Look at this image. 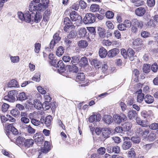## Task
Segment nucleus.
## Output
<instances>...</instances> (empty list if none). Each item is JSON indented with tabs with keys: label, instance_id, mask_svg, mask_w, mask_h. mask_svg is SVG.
I'll use <instances>...</instances> for the list:
<instances>
[{
	"label": "nucleus",
	"instance_id": "nucleus-42",
	"mask_svg": "<svg viewBox=\"0 0 158 158\" xmlns=\"http://www.w3.org/2000/svg\"><path fill=\"white\" fill-rule=\"evenodd\" d=\"M44 138V136H43L42 134H41L39 136L35 138L34 141L37 144H40L43 141Z\"/></svg>",
	"mask_w": 158,
	"mask_h": 158
},
{
	"label": "nucleus",
	"instance_id": "nucleus-4",
	"mask_svg": "<svg viewBox=\"0 0 158 158\" xmlns=\"http://www.w3.org/2000/svg\"><path fill=\"white\" fill-rule=\"evenodd\" d=\"M113 117L114 123L118 124H119L127 120L126 116L123 114H114L113 115Z\"/></svg>",
	"mask_w": 158,
	"mask_h": 158
},
{
	"label": "nucleus",
	"instance_id": "nucleus-10",
	"mask_svg": "<svg viewBox=\"0 0 158 158\" xmlns=\"http://www.w3.org/2000/svg\"><path fill=\"white\" fill-rule=\"evenodd\" d=\"M15 90H11L8 92V95L4 97V98L5 100L10 102H14L15 100Z\"/></svg>",
	"mask_w": 158,
	"mask_h": 158
},
{
	"label": "nucleus",
	"instance_id": "nucleus-6",
	"mask_svg": "<svg viewBox=\"0 0 158 158\" xmlns=\"http://www.w3.org/2000/svg\"><path fill=\"white\" fill-rule=\"evenodd\" d=\"M6 135L10 139H11L10 134V132H12V133L15 135H17L18 134L19 132L18 130L11 124L8 125L6 126Z\"/></svg>",
	"mask_w": 158,
	"mask_h": 158
},
{
	"label": "nucleus",
	"instance_id": "nucleus-60",
	"mask_svg": "<svg viewBox=\"0 0 158 158\" xmlns=\"http://www.w3.org/2000/svg\"><path fill=\"white\" fill-rule=\"evenodd\" d=\"M87 29L89 32L93 35H95L96 34V32L95 29L94 27H89L87 28Z\"/></svg>",
	"mask_w": 158,
	"mask_h": 158
},
{
	"label": "nucleus",
	"instance_id": "nucleus-46",
	"mask_svg": "<svg viewBox=\"0 0 158 158\" xmlns=\"http://www.w3.org/2000/svg\"><path fill=\"white\" fill-rule=\"evenodd\" d=\"M136 120L138 124L143 127H145L147 126L145 121L137 117Z\"/></svg>",
	"mask_w": 158,
	"mask_h": 158
},
{
	"label": "nucleus",
	"instance_id": "nucleus-51",
	"mask_svg": "<svg viewBox=\"0 0 158 158\" xmlns=\"http://www.w3.org/2000/svg\"><path fill=\"white\" fill-rule=\"evenodd\" d=\"M40 74L37 73L35 74L32 78V80L36 82H39L40 80Z\"/></svg>",
	"mask_w": 158,
	"mask_h": 158
},
{
	"label": "nucleus",
	"instance_id": "nucleus-26",
	"mask_svg": "<svg viewBox=\"0 0 158 158\" xmlns=\"http://www.w3.org/2000/svg\"><path fill=\"white\" fill-rule=\"evenodd\" d=\"M102 135L105 138H107L109 137L110 134L111 133V131L110 129L108 128H103L102 130Z\"/></svg>",
	"mask_w": 158,
	"mask_h": 158
},
{
	"label": "nucleus",
	"instance_id": "nucleus-40",
	"mask_svg": "<svg viewBox=\"0 0 158 158\" xmlns=\"http://www.w3.org/2000/svg\"><path fill=\"white\" fill-rule=\"evenodd\" d=\"M151 65L149 64H144L143 67V70L145 73H148L150 71Z\"/></svg>",
	"mask_w": 158,
	"mask_h": 158
},
{
	"label": "nucleus",
	"instance_id": "nucleus-12",
	"mask_svg": "<svg viewBox=\"0 0 158 158\" xmlns=\"http://www.w3.org/2000/svg\"><path fill=\"white\" fill-rule=\"evenodd\" d=\"M60 37L59 36V34L57 33L54 34L53 39L50 43V48L52 49L53 48L55 44L57 43L60 40Z\"/></svg>",
	"mask_w": 158,
	"mask_h": 158
},
{
	"label": "nucleus",
	"instance_id": "nucleus-43",
	"mask_svg": "<svg viewBox=\"0 0 158 158\" xmlns=\"http://www.w3.org/2000/svg\"><path fill=\"white\" fill-rule=\"evenodd\" d=\"M85 78V76L83 73H78L76 77V79L78 81H83Z\"/></svg>",
	"mask_w": 158,
	"mask_h": 158
},
{
	"label": "nucleus",
	"instance_id": "nucleus-19",
	"mask_svg": "<svg viewBox=\"0 0 158 158\" xmlns=\"http://www.w3.org/2000/svg\"><path fill=\"white\" fill-rule=\"evenodd\" d=\"M119 52V50L117 48H113L109 50L107 52V56L109 57L112 58L116 56Z\"/></svg>",
	"mask_w": 158,
	"mask_h": 158
},
{
	"label": "nucleus",
	"instance_id": "nucleus-14",
	"mask_svg": "<svg viewBox=\"0 0 158 158\" xmlns=\"http://www.w3.org/2000/svg\"><path fill=\"white\" fill-rule=\"evenodd\" d=\"M131 23L132 25L137 27L141 29L143 26V22L141 20H138L137 19L134 18L131 20Z\"/></svg>",
	"mask_w": 158,
	"mask_h": 158
},
{
	"label": "nucleus",
	"instance_id": "nucleus-39",
	"mask_svg": "<svg viewBox=\"0 0 158 158\" xmlns=\"http://www.w3.org/2000/svg\"><path fill=\"white\" fill-rule=\"evenodd\" d=\"M34 107L38 110L40 109L42 106V105L40 101L37 99L34 101Z\"/></svg>",
	"mask_w": 158,
	"mask_h": 158
},
{
	"label": "nucleus",
	"instance_id": "nucleus-28",
	"mask_svg": "<svg viewBox=\"0 0 158 158\" xmlns=\"http://www.w3.org/2000/svg\"><path fill=\"white\" fill-rule=\"evenodd\" d=\"M17 98V100L22 102L27 99V95L24 92L19 93Z\"/></svg>",
	"mask_w": 158,
	"mask_h": 158
},
{
	"label": "nucleus",
	"instance_id": "nucleus-61",
	"mask_svg": "<svg viewBox=\"0 0 158 158\" xmlns=\"http://www.w3.org/2000/svg\"><path fill=\"white\" fill-rule=\"evenodd\" d=\"M123 24L126 28H129L132 25L131 21L128 20H125L123 22Z\"/></svg>",
	"mask_w": 158,
	"mask_h": 158
},
{
	"label": "nucleus",
	"instance_id": "nucleus-7",
	"mask_svg": "<svg viewBox=\"0 0 158 158\" xmlns=\"http://www.w3.org/2000/svg\"><path fill=\"white\" fill-rule=\"evenodd\" d=\"M47 7H46V6L42 4V3H40L38 4L37 5H34L33 2H32L31 3H30L29 7V10L36 11H41L43 10L44 9H45Z\"/></svg>",
	"mask_w": 158,
	"mask_h": 158
},
{
	"label": "nucleus",
	"instance_id": "nucleus-63",
	"mask_svg": "<svg viewBox=\"0 0 158 158\" xmlns=\"http://www.w3.org/2000/svg\"><path fill=\"white\" fill-rule=\"evenodd\" d=\"M9 107V105L6 103H4L2 106V111L3 112H6L7 110Z\"/></svg>",
	"mask_w": 158,
	"mask_h": 158
},
{
	"label": "nucleus",
	"instance_id": "nucleus-47",
	"mask_svg": "<svg viewBox=\"0 0 158 158\" xmlns=\"http://www.w3.org/2000/svg\"><path fill=\"white\" fill-rule=\"evenodd\" d=\"M42 107L44 109H45V110L51 108L50 103L48 101H45L43 103Z\"/></svg>",
	"mask_w": 158,
	"mask_h": 158
},
{
	"label": "nucleus",
	"instance_id": "nucleus-5",
	"mask_svg": "<svg viewBox=\"0 0 158 158\" xmlns=\"http://www.w3.org/2000/svg\"><path fill=\"white\" fill-rule=\"evenodd\" d=\"M136 134L139 136H142L144 139H146L149 131L148 129L143 127H137L135 130Z\"/></svg>",
	"mask_w": 158,
	"mask_h": 158
},
{
	"label": "nucleus",
	"instance_id": "nucleus-48",
	"mask_svg": "<svg viewBox=\"0 0 158 158\" xmlns=\"http://www.w3.org/2000/svg\"><path fill=\"white\" fill-rule=\"evenodd\" d=\"M128 157L130 158H135V152L133 148L131 149L128 152Z\"/></svg>",
	"mask_w": 158,
	"mask_h": 158
},
{
	"label": "nucleus",
	"instance_id": "nucleus-11",
	"mask_svg": "<svg viewBox=\"0 0 158 158\" xmlns=\"http://www.w3.org/2000/svg\"><path fill=\"white\" fill-rule=\"evenodd\" d=\"M29 11L28 10H26L24 14L21 12H19L18 13V15L19 19L21 21H24L27 23V21L26 20H27V19H29Z\"/></svg>",
	"mask_w": 158,
	"mask_h": 158
},
{
	"label": "nucleus",
	"instance_id": "nucleus-54",
	"mask_svg": "<svg viewBox=\"0 0 158 158\" xmlns=\"http://www.w3.org/2000/svg\"><path fill=\"white\" fill-rule=\"evenodd\" d=\"M144 94H139L137 98V102L141 103L144 99Z\"/></svg>",
	"mask_w": 158,
	"mask_h": 158
},
{
	"label": "nucleus",
	"instance_id": "nucleus-37",
	"mask_svg": "<svg viewBox=\"0 0 158 158\" xmlns=\"http://www.w3.org/2000/svg\"><path fill=\"white\" fill-rule=\"evenodd\" d=\"M135 54V52L131 48H129L127 50V56L129 57V59L131 60H134L133 56Z\"/></svg>",
	"mask_w": 158,
	"mask_h": 158
},
{
	"label": "nucleus",
	"instance_id": "nucleus-31",
	"mask_svg": "<svg viewBox=\"0 0 158 158\" xmlns=\"http://www.w3.org/2000/svg\"><path fill=\"white\" fill-rule=\"evenodd\" d=\"M144 100L147 103L151 104L154 101L153 97L150 95H147L144 98Z\"/></svg>",
	"mask_w": 158,
	"mask_h": 158
},
{
	"label": "nucleus",
	"instance_id": "nucleus-58",
	"mask_svg": "<svg viewBox=\"0 0 158 158\" xmlns=\"http://www.w3.org/2000/svg\"><path fill=\"white\" fill-rule=\"evenodd\" d=\"M41 48V44L39 43H36L35 44V52L38 53L40 50Z\"/></svg>",
	"mask_w": 158,
	"mask_h": 158
},
{
	"label": "nucleus",
	"instance_id": "nucleus-23",
	"mask_svg": "<svg viewBox=\"0 0 158 158\" xmlns=\"http://www.w3.org/2000/svg\"><path fill=\"white\" fill-rule=\"evenodd\" d=\"M98 53L99 56L102 58H105L107 55V50L103 47H101L99 48Z\"/></svg>",
	"mask_w": 158,
	"mask_h": 158
},
{
	"label": "nucleus",
	"instance_id": "nucleus-24",
	"mask_svg": "<svg viewBox=\"0 0 158 158\" xmlns=\"http://www.w3.org/2000/svg\"><path fill=\"white\" fill-rule=\"evenodd\" d=\"M72 65H68V68L70 72L77 73L78 70V68L77 66L78 64H72Z\"/></svg>",
	"mask_w": 158,
	"mask_h": 158
},
{
	"label": "nucleus",
	"instance_id": "nucleus-9",
	"mask_svg": "<svg viewBox=\"0 0 158 158\" xmlns=\"http://www.w3.org/2000/svg\"><path fill=\"white\" fill-rule=\"evenodd\" d=\"M123 138L124 142L122 145V147L123 150H126L131 148L132 143L130 141V137H124Z\"/></svg>",
	"mask_w": 158,
	"mask_h": 158
},
{
	"label": "nucleus",
	"instance_id": "nucleus-25",
	"mask_svg": "<svg viewBox=\"0 0 158 158\" xmlns=\"http://www.w3.org/2000/svg\"><path fill=\"white\" fill-rule=\"evenodd\" d=\"M104 122L107 124H110L113 122V118L109 115H105L103 118Z\"/></svg>",
	"mask_w": 158,
	"mask_h": 158
},
{
	"label": "nucleus",
	"instance_id": "nucleus-22",
	"mask_svg": "<svg viewBox=\"0 0 158 158\" xmlns=\"http://www.w3.org/2000/svg\"><path fill=\"white\" fill-rule=\"evenodd\" d=\"M34 143V141L31 139H27L24 140L23 145L25 148H28L32 146Z\"/></svg>",
	"mask_w": 158,
	"mask_h": 158
},
{
	"label": "nucleus",
	"instance_id": "nucleus-30",
	"mask_svg": "<svg viewBox=\"0 0 158 158\" xmlns=\"http://www.w3.org/2000/svg\"><path fill=\"white\" fill-rule=\"evenodd\" d=\"M122 128L124 132L129 131L131 127V124L129 122L125 123L122 125Z\"/></svg>",
	"mask_w": 158,
	"mask_h": 158
},
{
	"label": "nucleus",
	"instance_id": "nucleus-35",
	"mask_svg": "<svg viewBox=\"0 0 158 158\" xmlns=\"http://www.w3.org/2000/svg\"><path fill=\"white\" fill-rule=\"evenodd\" d=\"M88 45V44L86 40H81L79 41L78 45L79 48H86Z\"/></svg>",
	"mask_w": 158,
	"mask_h": 158
},
{
	"label": "nucleus",
	"instance_id": "nucleus-41",
	"mask_svg": "<svg viewBox=\"0 0 158 158\" xmlns=\"http://www.w3.org/2000/svg\"><path fill=\"white\" fill-rule=\"evenodd\" d=\"M130 140L133 142V143L137 144L139 143L141 141L140 138L137 136L131 137L130 138Z\"/></svg>",
	"mask_w": 158,
	"mask_h": 158
},
{
	"label": "nucleus",
	"instance_id": "nucleus-3",
	"mask_svg": "<svg viewBox=\"0 0 158 158\" xmlns=\"http://www.w3.org/2000/svg\"><path fill=\"white\" fill-rule=\"evenodd\" d=\"M95 15L92 13H88L86 14L83 18L84 23L85 24L92 23L95 21Z\"/></svg>",
	"mask_w": 158,
	"mask_h": 158
},
{
	"label": "nucleus",
	"instance_id": "nucleus-8",
	"mask_svg": "<svg viewBox=\"0 0 158 158\" xmlns=\"http://www.w3.org/2000/svg\"><path fill=\"white\" fill-rule=\"evenodd\" d=\"M52 118L51 115H48L46 117L41 116L40 122L42 124H45L47 127H48L50 126L52 124Z\"/></svg>",
	"mask_w": 158,
	"mask_h": 158
},
{
	"label": "nucleus",
	"instance_id": "nucleus-20",
	"mask_svg": "<svg viewBox=\"0 0 158 158\" xmlns=\"http://www.w3.org/2000/svg\"><path fill=\"white\" fill-rule=\"evenodd\" d=\"M128 117L130 119L134 120H136L138 117V114L137 112L135 110H130L128 113Z\"/></svg>",
	"mask_w": 158,
	"mask_h": 158
},
{
	"label": "nucleus",
	"instance_id": "nucleus-34",
	"mask_svg": "<svg viewBox=\"0 0 158 158\" xmlns=\"http://www.w3.org/2000/svg\"><path fill=\"white\" fill-rule=\"evenodd\" d=\"M80 57L79 56L77 55L73 56L72 57L70 64H78V63L80 62Z\"/></svg>",
	"mask_w": 158,
	"mask_h": 158
},
{
	"label": "nucleus",
	"instance_id": "nucleus-18",
	"mask_svg": "<svg viewBox=\"0 0 158 158\" xmlns=\"http://www.w3.org/2000/svg\"><path fill=\"white\" fill-rule=\"evenodd\" d=\"M23 128L30 135L34 134L36 131V130L33 128L30 125H24L23 126Z\"/></svg>",
	"mask_w": 158,
	"mask_h": 158
},
{
	"label": "nucleus",
	"instance_id": "nucleus-2",
	"mask_svg": "<svg viewBox=\"0 0 158 158\" xmlns=\"http://www.w3.org/2000/svg\"><path fill=\"white\" fill-rule=\"evenodd\" d=\"M70 17L72 21L77 22L76 23L77 26H79L82 22L81 17L75 11L71 12L70 13Z\"/></svg>",
	"mask_w": 158,
	"mask_h": 158
},
{
	"label": "nucleus",
	"instance_id": "nucleus-55",
	"mask_svg": "<svg viewBox=\"0 0 158 158\" xmlns=\"http://www.w3.org/2000/svg\"><path fill=\"white\" fill-rule=\"evenodd\" d=\"M151 69L153 72L156 73L158 69V65L156 63L153 64L151 66Z\"/></svg>",
	"mask_w": 158,
	"mask_h": 158
},
{
	"label": "nucleus",
	"instance_id": "nucleus-29",
	"mask_svg": "<svg viewBox=\"0 0 158 158\" xmlns=\"http://www.w3.org/2000/svg\"><path fill=\"white\" fill-rule=\"evenodd\" d=\"M87 33L86 29L84 27L80 28L78 30V35L80 37H85Z\"/></svg>",
	"mask_w": 158,
	"mask_h": 158
},
{
	"label": "nucleus",
	"instance_id": "nucleus-38",
	"mask_svg": "<svg viewBox=\"0 0 158 158\" xmlns=\"http://www.w3.org/2000/svg\"><path fill=\"white\" fill-rule=\"evenodd\" d=\"M64 48L62 46H60L56 50V55L58 56H61L64 53Z\"/></svg>",
	"mask_w": 158,
	"mask_h": 158
},
{
	"label": "nucleus",
	"instance_id": "nucleus-15",
	"mask_svg": "<svg viewBox=\"0 0 158 158\" xmlns=\"http://www.w3.org/2000/svg\"><path fill=\"white\" fill-rule=\"evenodd\" d=\"M51 149V145L49 142L45 141L44 147L41 148V152L43 153H47Z\"/></svg>",
	"mask_w": 158,
	"mask_h": 158
},
{
	"label": "nucleus",
	"instance_id": "nucleus-45",
	"mask_svg": "<svg viewBox=\"0 0 158 158\" xmlns=\"http://www.w3.org/2000/svg\"><path fill=\"white\" fill-rule=\"evenodd\" d=\"M99 8V6L97 4H93L90 7L91 11L93 12L98 11Z\"/></svg>",
	"mask_w": 158,
	"mask_h": 158
},
{
	"label": "nucleus",
	"instance_id": "nucleus-64",
	"mask_svg": "<svg viewBox=\"0 0 158 158\" xmlns=\"http://www.w3.org/2000/svg\"><path fill=\"white\" fill-rule=\"evenodd\" d=\"M150 128L153 130H156L158 129V124L154 123L151 124L149 126Z\"/></svg>",
	"mask_w": 158,
	"mask_h": 158
},
{
	"label": "nucleus",
	"instance_id": "nucleus-56",
	"mask_svg": "<svg viewBox=\"0 0 158 158\" xmlns=\"http://www.w3.org/2000/svg\"><path fill=\"white\" fill-rule=\"evenodd\" d=\"M31 122L32 124L35 126H38L41 123L40 120L39 121L35 118L31 119Z\"/></svg>",
	"mask_w": 158,
	"mask_h": 158
},
{
	"label": "nucleus",
	"instance_id": "nucleus-50",
	"mask_svg": "<svg viewBox=\"0 0 158 158\" xmlns=\"http://www.w3.org/2000/svg\"><path fill=\"white\" fill-rule=\"evenodd\" d=\"M156 134L154 133H151L149 134L147 138L148 140L149 141H154L156 138Z\"/></svg>",
	"mask_w": 158,
	"mask_h": 158
},
{
	"label": "nucleus",
	"instance_id": "nucleus-53",
	"mask_svg": "<svg viewBox=\"0 0 158 158\" xmlns=\"http://www.w3.org/2000/svg\"><path fill=\"white\" fill-rule=\"evenodd\" d=\"M77 33L74 31H71L68 35L67 37L69 39H73L75 38L77 35Z\"/></svg>",
	"mask_w": 158,
	"mask_h": 158
},
{
	"label": "nucleus",
	"instance_id": "nucleus-49",
	"mask_svg": "<svg viewBox=\"0 0 158 158\" xmlns=\"http://www.w3.org/2000/svg\"><path fill=\"white\" fill-rule=\"evenodd\" d=\"M10 59L11 61L13 63H18L19 61V58L18 56H10Z\"/></svg>",
	"mask_w": 158,
	"mask_h": 158
},
{
	"label": "nucleus",
	"instance_id": "nucleus-16",
	"mask_svg": "<svg viewBox=\"0 0 158 158\" xmlns=\"http://www.w3.org/2000/svg\"><path fill=\"white\" fill-rule=\"evenodd\" d=\"M25 138L24 137L22 136H19L16 139H10V140L13 142H14L17 145L20 146H21L24 142Z\"/></svg>",
	"mask_w": 158,
	"mask_h": 158
},
{
	"label": "nucleus",
	"instance_id": "nucleus-1",
	"mask_svg": "<svg viewBox=\"0 0 158 158\" xmlns=\"http://www.w3.org/2000/svg\"><path fill=\"white\" fill-rule=\"evenodd\" d=\"M30 16L27 21V23L34 22L36 23L39 22L42 19L41 14L39 12L33 10H29Z\"/></svg>",
	"mask_w": 158,
	"mask_h": 158
},
{
	"label": "nucleus",
	"instance_id": "nucleus-27",
	"mask_svg": "<svg viewBox=\"0 0 158 158\" xmlns=\"http://www.w3.org/2000/svg\"><path fill=\"white\" fill-rule=\"evenodd\" d=\"M51 13L49 9H47L43 14V20L45 22H47L49 19V17Z\"/></svg>",
	"mask_w": 158,
	"mask_h": 158
},
{
	"label": "nucleus",
	"instance_id": "nucleus-44",
	"mask_svg": "<svg viewBox=\"0 0 158 158\" xmlns=\"http://www.w3.org/2000/svg\"><path fill=\"white\" fill-rule=\"evenodd\" d=\"M105 31L104 28L100 27H98V33L100 37L102 38H103L105 36Z\"/></svg>",
	"mask_w": 158,
	"mask_h": 158
},
{
	"label": "nucleus",
	"instance_id": "nucleus-57",
	"mask_svg": "<svg viewBox=\"0 0 158 158\" xmlns=\"http://www.w3.org/2000/svg\"><path fill=\"white\" fill-rule=\"evenodd\" d=\"M134 99L132 97L130 96V97H129L127 100V105L131 106L133 105V103H134Z\"/></svg>",
	"mask_w": 158,
	"mask_h": 158
},
{
	"label": "nucleus",
	"instance_id": "nucleus-52",
	"mask_svg": "<svg viewBox=\"0 0 158 158\" xmlns=\"http://www.w3.org/2000/svg\"><path fill=\"white\" fill-rule=\"evenodd\" d=\"M114 15V13L111 11H107L106 14V17L109 19H111L113 18Z\"/></svg>",
	"mask_w": 158,
	"mask_h": 158
},
{
	"label": "nucleus",
	"instance_id": "nucleus-32",
	"mask_svg": "<svg viewBox=\"0 0 158 158\" xmlns=\"http://www.w3.org/2000/svg\"><path fill=\"white\" fill-rule=\"evenodd\" d=\"M91 64L96 68H98L101 66V63L96 59H93L91 62Z\"/></svg>",
	"mask_w": 158,
	"mask_h": 158
},
{
	"label": "nucleus",
	"instance_id": "nucleus-13",
	"mask_svg": "<svg viewBox=\"0 0 158 158\" xmlns=\"http://www.w3.org/2000/svg\"><path fill=\"white\" fill-rule=\"evenodd\" d=\"M64 23L66 25L64 27V31H66V29L67 28L68 29L69 28L71 27V28L74 29L75 26L72 25L73 23L71 22V21L70 19L69 18L66 17L64 19Z\"/></svg>",
	"mask_w": 158,
	"mask_h": 158
},
{
	"label": "nucleus",
	"instance_id": "nucleus-21",
	"mask_svg": "<svg viewBox=\"0 0 158 158\" xmlns=\"http://www.w3.org/2000/svg\"><path fill=\"white\" fill-rule=\"evenodd\" d=\"M57 65H58V66L57 68H58V71L59 73H62L65 71V69L64 65L62 60H59L58 63H57Z\"/></svg>",
	"mask_w": 158,
	"mask_h": 158
},
{
	"label": "nucleus",
	"instance_id": "nucleus-36",
	"mask_svg": "<svg viewBox=\"0 0 158 158\" xmlns=\"http://www.w3.org/2000/svg\"><path fill=\"white\" fill-rule=\"evenodd\" d=\"M81 67H85L88 65V61L87 58L85 57H82L80 60V62Z\"/></svg>",
	"mask_w": 158,
	"mask_h": 158
},
{
	"label": "nucleus",
	"instance_id": "nucleus-33",
	"mask_svg": "<svg viewBox=\"0 0 158 158\" xmlns=\"http://www.w3.org/2000/svg\"><path fill=\"white\" fill-rule=\"evenodd\" d=\"M7 86L10 88L12 87H18L19 86V85L18 84L17 81L16 80L13 79L8 83Z\"/></svg>",
	"mask_w": 158,
	"mask_h": 158
},
{
	"label": "nucleus",
	"instance_id": "nucleus-17",
	"mask_svg": "<svg viewBox=\"0 0 158 158\" xmlns=\"http://www.w3.org/2000/svg\"><path fill=\"white\" fill-rule=\"evenodd\" d=\"M135 12L137 16L140 17L142 16L146 12V8L143 7H139L135 9Z\"/></svg>",
	"mask_w": 158,
	"mask_h": 158
},
{
	"label": "nucleus",
	"instance_id": "nucleus-62",
	"mask_svg": "<svg viewBox=\"0 0 158 158\" xmlns=\"http://www.w3.org/2000/svg\"><path fill=\"white\" fill-rule=\"evenodd\" d=\"M62 60L65 63L69 62L70 63V61H71V58L69 56H63Z\"/></svg>",
	"mask_w": 158,
	"mask_h": 158
},
{
	"label": "nucleus",
	"instance_id": "nucleus-59",
	"mask_svg": "<svg viewBox=\"0 0 158 158\" xmlns=\"http://www.w3.org/2000/svg\"><path fill=\"white\" fill-rule=\"evenodd\" d=\"M106 149L104 147H100L97 150L98 154L99 155H103L106 152Z\"/></svg>",
	"mask_w": 158,
	"mask_h": 158
}]
</instances>
